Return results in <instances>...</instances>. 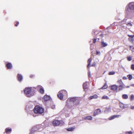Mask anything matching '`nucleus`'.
<instances>
[{"mask_svg":"<svg viewBox=\"0 0 134 134\" xmlns=\"http://www.w3.org/2000/svg\"><path fill=\"white\" fill-rule=\"evenodd\" d=\"M33 110L34 113L36 114H42L44 112V109L38 105L36 106Z\"/></svg>","mask_w":134,"mask_h":134,"instance_id":"1","label":"nucleus"},{"mask_svg":"<svg viewBox=\"0 0 134 134\" xmlns=\"http://www.w3.org/2000/svg\"><path fill=\"white\" fill-rule=\"evenodd\" d=\"M68 102H72L74 103V104L76 105L79 103L80 100L78 98L76 97H73L70 98L68 100L66 101V105L68 106Z\"/></svg>","mask_w":134,"mask_h":134,"instance_id":"2","label":"nucleus"},{"mask_svg":"<svg viewBox=\"0 0 134 134\" xmlns=\"http://www.w3.org/2000/svg\"><path fill=\"white\" fill-rule=\"evenodd\" d=\"M67 92L65 90H63L60 91L59 92L57 96L60 99L62 100L63 99L64 96H67Z\"/></svg>","mask_w":134,"mask_h":134,"instance_id":"3","label":"nucleus"},{"mask_svg":"<svg viewBox=\"0 0 134 134\" xmlns=\"http://www.w3.org/2000/svg\"><path fill=\"white\" fill-rule=\"evenodd\" d=\"M31 88L30 87H27L24 90V93L27 97H30V93L31 92Z\"/></svg>","mask_w":134,"mask_h":134,"instance_id":"4","label":"nucleus"},{"mask_svg":"<svg viewBox=\"0 0 134 134\" xmlns=\"http://www.w3.org/2000/svg\"><path fill=\"white\" fill-rule=\"evenodd\" d=\"M127 36L129 37V38H128V40L130 42H131L132 43L134 44V35H128Z\"/></svg>","mask_w":134,"mask_h":134,"instance_id":"5","label":"nucleus"},{"mask_svg":"<svg viewBox=\"0 0 134 134\" xmlns=\"http://www.w3.org/2000/svg\"><path fill=\"white\" fill-rule=\"evenodd\" d=\"M101 110L99 109H97L95 110L94 112L93 116H96V115L101 114Z\"/></svg>","mask_w":134,"mask_h":134,"instance_id":"6","label":"nucleus"},{"mask_svg":"<svg viewBox=\"0 0 134 134\" xmlns=\"http://www.w3.org/2000/svg\"><path fill=\"white\" fill-rule=\"evenodd\" d=\"M119 105L120 107L122 109H124L128 107L127 104H123L122 103L120 102L119 103Z\"/></svg>","mask_w":134,"mask_h":134,"instance_id":"7","label":"nucleus"},{"mask_svg":"<svg viewBox=\"0 0 134 134\" xmlns=\"http://www.w3.org/2000/svg\"><path fill=\"white\" fill-rule=\"evenodd\" d=\"M60 123V121L58 120H54L53 121V124L54 126L59 125Z\"/></svg>","mask_w":134,"mask_h":134,"instance_id":"8","label":"nucleus"},{"mask_svg":"<svg viewBox=\"0 0 134 134\" xmlns=\"http://www.w3.org/2000/svg\"><path fill=\"white\" fill-rule=\"evenodd\" d=\"M37 87L40 88L39 90V92L42 94H44V91L43 88L40 85H38Z\"/></svg>","mask_w":134,"mask_h":134,"instance_id":"9","label":"nucleus"},{"mask_svg":"<svg viewBox=\"0 0 134 134\" xmlns=\"http://www.w3.org/2000/svg\"><path fill=\"white\" fill-rule=\"evenodd\" d=\"M6 65L7 69H11L12 68V65L11 63H7Z\"/></svg>","mask_w":134,"mask_h":134,"instance_id":"10","label":"nucleus"},{"mask_svg":"<svg viewBox=\"0 0 134 134\" xmlns=\"http://www.w3.org/2000/svg\"><path fill=\"white\" fill-rule=\"evenodd\" d=\"M98 97V96L97 94H95L93 96H91L88 98L89 100H91L92 99H96Z\"/></svg>","mask_w":134,"mask_h":134,"instance_id":"11","label":"nucleus"},{"mask_svg":"<svg viewBox=\"0 0 134 134\" xmlns=\"http://www.w3.org/2000/svg\"><path fill=\"white\" fill-rule=\"evenodd\" d=\"M17 78L19 81L21 82L23 80V77L21 75L18 74L17 76Z\"/></svg>","mask_w":134,"mask_h":134,"instance_id":"12","label":"nucleus"},{"mask_svg":"<svg viewBox=\"0 0 134 134\" xmlns=\"http://www.w3.org/2000/svg\"><path fill=\"white\" fill-rule=\"evenodd\" d=\"M128 5L129 9L131 10H134V3H131L129 4Z\"/></svg>","mask_w":134,"mask_h":134,"instance_id":"13","label":"nucleus"},{"mask_svg":"<svg viewBox=\"0 0 134 134\" xmlns=\"http://www.w3.org/2000/svg\"><path fill=\"white\" fill-rule=\"evenodd\" d=\"M110 88L111 90L115 91L117 90L118 87L117 85H113L111 86Z\"/></svg>","mask_w":134,"mask_h":134,"instance_id":"14","label":"nucleus"},{"mask_svg":"<svg viewBox=\"0 0 134 134\" xmlns=\"http://www.w3.org/2000/svg\"><path fill=\"white\" fill-rule=\"evenodd\" d=\"M120 115H114L110 117L109 118V120H112L115 118H118L119 116Z\"/></svg>","mask_w":134,"mask_h":134,"instance_id":"15","label":"nucleus"},{"mask_svg":"<svg viewBox=\"0 0 134 134\" xmlns=\"http://www.w3.org/2000/svg\"><path fill=\"white\" fill-rule=\"evenodd\" d=\"M12 131V130L11 128H6L5 130V132L8 134L10 133Z\"/></svg>","mask_w":134,"mask_h":134,"instance_id":"16","label":"nucleus"},{"mask_svg":"<svg viewBox=\"0 0 134 134\" xmlns=\"http://www.w3.org/2000/svg\"><path fill=\"white\" fill-rule=\"evenodd\" d=\"M50 99V97L47 95H45L43 97L44 100L45 101L48 100Z\"/></svg>","mask_w":134,"mask_h":134,"instance_id":"17","label":"nucleus"},{"mask_svg":"<svg viewBox=\"0 0 134 134\" xmlns=\"http://www.w3.org/2000/svg\"><path fill=\"white\" fill-rule=\"evenodd\" d=\"M118 87L119 90V91L122 90L123 88L125 87V85L124 84L122 85H119L118 88Z\"/></svg>","mask_w":134,"mask_h":134,"instance_id":"18","label":"nucleus"},{"mask_svg":"<svg viewBox=\"0 0 134 134\" xmlns=\"http://www.w3.org/2000/svg\"><path fill=\"white\" fill-rule=\"evenodd\" d=\"M83 88L84 89H87L88 87V86L87 83H84L83 84Z\"/></svg>","mask_w":134,"mask_h":134,"instance_id":"19","label":"nucleus"},{"mask_svg":"<svg viewBox=\"0 0 134 134\" xmlns=\"http://www.w3.org/2000/svg\"><path fill=\"white\" fill-rule=\"evenodd\" d=\"M38 126H34L33 127L32 130L33 131H39L38 130Z\"/></svg>","mask_w":134,"mask_h":134,"instance_id":"20","label":"nucleus"},{"mask_svg":"<svg viewBox=\"0 0 134 134\" xmlns=\"http://www.w3.org/2000/svg\"><path fill=\"white\" fill-rule=\"evenodd\" d=\"M92 61V59L91 58H90L89 59L87 63H88V64L87 66V67L88 68L91 65V63Z\"/></svg>","mask_w":134,"mask_h":134,"instance_id":"21","label":"nucleus"},{"mask_svg":"<svg viewBox=\"0 0 134 134\" xmlns=\"http://www.w3.org/2000/svg\"><path fill=\"white\" fill-rule=\"evenodd\" d=\"M108 87V86L107 85L106 83H105L103 86L100 88V89H106Z\"/></svg>","mask_w":134,"mask_h":134,"instance_id":"22","label":"nucleus"},{"mask_svg":"<svg viewBox=\"0 0 134 134\" xmlns=\"http://www.w3.org/2000/svg\"><path fill=\"white\" fill-rule=\"evenodd\" d=\"M74 129H75V127H70V128H69L67 129H66V130L68 131H73L74 130Z\"/></svg>","mask_w":134,"mask_h":134,"instance_id":"23","label":"nucleus"},{"mask_svg":"<svg viewBox=\"0 0 134 134\" xmlns=\"http://www.w3.org/2000/svg\"><path fill=\"white\" fill-rule=\"evenodd\" d=\"M122 98L124 99H127L128 98V96L126 94H124L122 96Z\"/></svg>","mask_w":134,"mask_h":134,"instance_id":"24","label":"nucleus"},{"mask_svg":"<svg viewBox=\"0 0 134 134\" xmlns=\"http://www.w3.org/2000/svg\"><path fill=\"white\" fill-rule=\"evenodd\" d=\"M117 82L120 85L124 84L123 83V82L121 79H120L119 80H118L117 81Z\"/></svg>","mask_w":134,"mask_h":134,"instance_id":"25","label":"nucleus"},{"mask_svg":"<svg viewBox=\"0 0 134 134\" xmlns=\"http://www.w3.org/2000/svg\"><path fill=\"white\" fill-rule=\"evenodd\" d=\"M101 44L103 47H105L107 46L108 45L106 43H105L103 41L101 42Z\"/></svg>","mask_w":134,"mask_h":134,"instance_id":"26","label":"nucleus"},{"mask_svg":"<svg viewBox=\"0 0 134 134\" xmlns=\"http://www.w3.org/2000/svg\"><path fill=\"white\" fill-rule=\"evenodd\" d=\"M92 119V117L91 116H87L85 119H87L89 120H91Z\"/></svg>","mask_w":134,"mask_h":134,"instance_id":"27","label":"nucleus"},{"mask_svg":"<svg viewBox=\"0 0 134 134\" xmlns=\"http://www.w3.org/2000/svg\"><path fill=\"white\" fill-rule=\"evenodd\" d=\"M127 77L129 80H131L133 78L132 75L130 74L128 75H127Z\"/></svg>","mask_w":134,"mask_h":134,"instance_id":"28","label":"nucleus"},{"mask_svg":"<svg viewBox=\"0 0 134 134\" xmlns=\"http://www.w3.org/2000/svg\"><path fill=\"white\" fill-rule=\"evenodd\" d=\"M129 47L132 52H134V46H130Z\"/></svg>","mask_w":134,"mask_h":134,"instance_id":"29","label":"nucleus"},{"mask_svg":"<svg viewBox=\"0 0 134 134\" xmlns=\"http://www.w3.org/2000/svg\"><path fill=\"white\" fill-rule=\"evenodd\" d=\"M102 98L103 99H109V97L106 96L104 95L103 96Z\"/></svg>","mask_w":134,"mask_h":134,"instance_id":"30","label":"nucleus"},{"mask_svg":"<svg viewBox=\"0 0 134 134\" xmlns=\"http://www.w3.org/2000/svg\"><path fill=\"white\" fill-rule=\"evenodd\" d=\"M115 74V72L113 71L110 72L108 74L109 75H113Z\"/></svg>","mask_w":134,"mask_h":134,"instance_id":"31","label":"nucleus"},{"mask_svg":"<svg viewBox=\"0 0 134 134\" xmlns=\"http://www.w3.org/2000/svg\"><path fill=\"white\" fill-rule=\"evenodd\" d=\"M134 99V95H133L132 94L131 96V97L130 99L131 100H133Z\"/></svg>","mask_w":134,"mask_h":134,"instance_id":"32","label":"nucleus"},{"mask_svg":"<svg viewBox=\"0 0 134 134\" xmlns=\"http://www.w3.org/2000/svg\"><path fill=\"white\" fill-rule=\"evenodd\" d=\"M131 69L132 70H134V64H132L131 65Z\"/></svg>","mask_w":134,"mask_h":134,"instance_id":"33","label":"nucleus"},{"mask_svg":"<svg viewBox=\"0 0 134 134\" xmlns=\"http://www.w3.org/2000/svg\"><path fill=\"white\" fill-rule=\"evenodd\" d=\"M127 60L129 61H130L132 60V58L131 57H128L127 58Z\"/></svg>","mask_w":134,"mask_h":134,"instance_id":"34","label":"nucleus"},{"mask_svg":"<svg viewBox=\"0 0 134 134\" xmlns=\"http://www.w3.org/2000/svg\"><path fill=\"white\" fill-rule=\"evenodd\" d=\"M132 132L130 131L126 132V134H132Z\"/></svg>","mask_w":134,"mask_h":134,"instance_id":"35","label":"nucleus"},{"mask_svg":"<svg viewBox=\"0 0 134 134\" xmlns=\"http://www.w3.org/2000/svg\"><path fill=\"white\" fill-rule=\"evenodd\" d=\"M126 25L127 26L129 25L131 26H132V24L131 23H128L126 24Z\"/></svg>","mask_w":134,"mask_h":134,"instance_id":"36","label":"nucleus"},{"mask_svg":"<svg viewBox=\"0 0 134 134\" xmlns=\"http://www.w3.org/2000/svg\"><path fill=\"white\" fill-rule=\"evenodd\" d=\"M19 24V23L18 21H17L16 23V24H15V26H17Z\"/></svg>","mask_w":134,"mask_h":134,"instance_id":"37","label":"nucleus"},{"mask_svg":"<svg viewBox=\"0 0 134 134\" xmlns=\"http://www.w3.org/2000/svg\"><path fill=\"white\" fill-rule=\"evenodd\" d=\"M96 41V39H94L93 40V42L94 43H95Z\"/></svg>","mask_w":134,"mask_h":134,"instance_id":"38","label":"nucleus"},{"mask_svg":"<svg viewBox=\"0 0 134 134\" xmlns=\"http://www.w3.org/2000/svg\"><path fill=\"white\" fill-rule=\"evenodd\" d=\"M131 109H134V106H132L131 107Z\"/></svg>","mask_w":134,"mask_h":134,"instance_id":"39","label":"nucleus"},{"mask_svg":"<svg viewBox=\"0 0 134 134\" xmlns=\"http://www.w3.org/2000/svg\"><path fill=\"white\" fill-rule=\"evenodd\" d=\"M99 53V52H98V51H96V54L97 55Z\"/></svg>","mask_w":134,"mask_h":134,"instance_id":"40","label":"nucleus"},{"mask_svg":"<svg viewBox=\"0 0 134 134\" xmlns=\"http://www.w3.org/2000/svg\"><path fill=\"white\" fill-rule=\"evenodd\" d=\"M125 87L127 88H129L130 87V86H126Z\"/></svg>","mask_w":134,"mask_h":134,"instance_id":"41","label":"nucleus"},{"mask_svg":"<svg viewBox=\"0 0 134 134\" xmlns=\"http://www.w3.org/2000/svg\"><path fill=\"white\" fill-rule=\"evenodd\" d=\"M131 86H132L133 87H134V84H132L131 85Z\"/></svg>","mask_w":134,"mask_h":134,"instance_id":"42","label":"nucleus"},{"mask_svg":"<svg viewBox=\"0 0 134 134\" xmlns=\"http://www.w3.org/2000/svg\"><path fill=\"white\" fill-rule=\"evenodd\" d=\"M94 66V65H91V66Z\"/></svg>","mask_w":134,"mask_h":134,"instance_id":"43","label":"nucleus"},{"mask_svg":"<svg viewBox=\"0 0 134 134\" xmlns=\"http://www.w3.org/2000/svg\"><path fill=\"white\" fill-rule=\"evenodd\" d=\"M30 77H32V76H30Z\"/></svg>","mask_w":134,"mask_h":134,"instance_id":"44","label":"nucleus"}]
</instances>
